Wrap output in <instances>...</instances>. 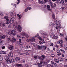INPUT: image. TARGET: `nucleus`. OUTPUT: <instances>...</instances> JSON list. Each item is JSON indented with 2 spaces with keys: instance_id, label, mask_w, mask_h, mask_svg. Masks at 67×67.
<instances>
[{
  "instance_id": "obj_55",
  "label": "nucleus",
  "mask_w": 67,
  "mask_h": 67,
  "mask_svg": "<svg viewBox=\"0 0 67 67\" xmlns=\"http://www.w3.org/2000/svg\"><path fill=\"white\" fill-rule=\"evenodd\" d=\"M3 42V41L2 40L0 39V43H2V42Z\"/></svg>"
},
{
  "instance_id": "obj_64",
  "label": "nucleus",
  "mask_w": 67,
  "mask_h": 67,
  "mask_svg": "<svg viewBox=\"0 0 67 67\" xmlns=\"http://www.w3.org/2000/svg\"><path fill=\"white\" fill-rule=\"evenodd\" d=\"M65 39L67 41V36L65 37Z\"/></svg>"
},
{
  "instance_id": "obj_11",
  "label": "nucleus",
  "mask_w": 67,
  "mask_h": 67,
  "mask_svg": "<svg viewBox=\"0 0 67 67\" xmlns=\"http://www.w3.org/2000/svg\"><path fill=\"white\" fill-rule=\"evenodd\" d=\"M58 3H62L63 4V3H64V1H63V0H58Z\"/></svg>"
},
{
  "instance_id": "obj_10",
  "label": "nucleus",
  "mask_w": 67,
  "mask_h": 67,
  "mask_svg": "<svg viewBox=\"0 0 67 67\" xmlns=\"http://www.w3.org/2000/svg\"><path fill=\"white\" fill-rule=\"evenodd\" d=\"M38 38L39 39V40H40V41H42V42H43V43H46V42L44 41V40H43L42 38H41L40 37H38Z\"/></svg>"
},
{
  "instance_id": "obj_24",
  "label": "nucleus",
  "mask_w": 67,
  "mask_h": 67,
  "mask_svg": "<svg viewBox=\"0 0 67 67\" xmlns=\"http://www.w3.org/2000/svg\"><path fill=\"white\" fill-rule=\"evenodd\" d=\"M59 60L60 62H62L63 60V59L61 57H60L59 58Z\"/></svg>"
},
{
  "instance_id": "obj_3",
  "label": "nucleus",
  "mask_w": 67,
  "mask_h": 67,
  "mask_svg": "<svg viewBox=\"0 0 67 67\" xmlns=\"http://www.w3.org/2000/svg\"><path fill=\"white\" fill-rule=\"evenodd\" d=\"M16 32L14 30L9 31L8 32L9 35H11V34H12V35H16Z\"/></svg>"
},
{
  "instance_id": "obj_22",
  "label": "nucleus",
  "mask_w": 67,
  "mask_h": 67,
  "mask_svg": "<svg viewBox=\"0 0 67 67\" xmlns=\"http://www.w3.org/2000/svg\"><path fill=\"white\" fill-rule=\"evenodd\" d=\"M47 8L48 10V11H51V9H50V6L49 5H48L47 6Z\"/></svg>"
},
{
  "instance_id": "obj_6",
  "label": "nucleus",
  "mask_w": 67,
  "mask_h": 67,
  "mask_svg": "<svg viewBox=\"0 0 67 67\" xmlns=\"http://www.w3.org/2000/svg\"><path fill=\"white\" fill-rule=\"evenodd\" d=\"M19 40V42L18 43H18L20 47H23V45L21 44L22 43V42H21V39H20Z\"/></svg>"
},
{
  "instance_id": "obj_52",
  "label": "nucleus",
  "mask_w": 67,
  "mask_h": 67,
  "mask_svg": "<svg viewBox=\"0 0 67 67\" xmlns=\"http://www.w3.org/2000/svg\"><path fill=\"white\" fill-rule=\"evenodd\" d=\"M11 5H14L15 7H16V4H12Z\"/></svg>"
},
{
  "instance_id": "obj_5",
  "label": "nucleus",
  "mask_w": 67,
  "mask_h": 67,
  "mask_svg": "<svg viewBox=\"0 0 67 67\" xmlns=\"http://www.w3.org/2000/svg\"><path fill=\"white\" fill-rule=\"evenodd\" d=\"M5 59L6 60V61L8 63H11L10 59H9V57L8 56H6L5 57Z\"/></svg>"
},
{
  "instance_id": "obj_34",
  "label": "nucleus",
  "mask_w": 67,
  "mask_h": 67,
  "mask_svg": "<svg viewBox=\"0 0 67 67\" xmlns=\"http://www.w3.org/2000/svg\"><path fill=\"white\" fill-rule=\"evenodd\" d=\"M48 2H49V3L50 4V5H52V2L51 1V0H49L48 1Z\"/></svg>"
},
{
  "instance_id": "obj_1",
  "label": "nucleus",
  "mask_w": 67,
  "mask_h": 67,
  "mask_svg": "<svg viewBox=\"0 0 67 67\" xmlns=\"http://www.w3.org/2000/svg\"><path fill=\"white\" fill-rule=\"evenodd\" d=\"M14 18L13 17H12L11 18L10 20L9 21L7 20L5 24H9V23L10 24H12L13 22H14Z\"/></svg>"
},
{
  "instance_id": "obj_48",
  "label": "nucleus",
  "mask_w": 67,
  "mask_h": 67,
  "mask_svg": "<svg viewBox=\"0 0 67 67\" xmlns=\"http://www.w3.org/2000/svg\"><path fill=\"white\" fill-rule=\"evenodd\" d=\"M18 3H17V4H18L20 2V0H18Z\"/></svg>"
},
{
  "instance_id": "obj_33",
  "label": "nucleus",
  "mask_w": 67,
  "mask_h": 67,
  "mask_svg": "<svg viewBox=\"0 0 67 67\" xmlns=\"http://www.w3.org/2000/svg\"><path fill=\"white\" fill-rule=\"evenodd\" d=\"M55 47H57V48H59V46L58 45H57V44L55 45Z\"/></svg>"
},
{
  "instance_id": "obj_42",
  "label": "nucleus",
  "mask_w": 67,
  "mask_h": 67,
  "mask_svg": "<svg viewBox=\"0 0 67 67\" xmlns=\"http://www.w3.org/2000/svg\"><path fill=\"white\" fill-rule=\"evenodd\" d=\"M25 36L26 37H27V38L29 37V35H28V34H26V35Z\"/></svg>"
},
{
  "instance_id": "obj_4",
  "label": "nucleus",
  "mask_w": 67,
  "mask_h": 67,
  "mask_svg": "<svg viewBox=\"0 0 67 67\" xmlns=\"http://www.w3.org/2000/svg\"><path fill=\"white\" fill-rule=\"evenodd\" d=\"M58 43L60 45V47H63V41L62 40H60L58 42Z\"/></svg>"
},
{
  "instance_id": "obj_49",
  "label": "nucleus",
  "mask_w": 67,
  "mask_h": 67,
  "mask_svg": "<svg viewBox=\"0 0 67 67\" xmlns=\"http://www.w3.org/2000/svg\"><path fill=\"white\" fill-rule=\"evenodd\" d=\"M30 47V46H27V49H28Z\"/></svg>"
},
{
  "instance_id": "obj_19",
  "label": "nucleus",
  "mask_w": 67,
  "mask_h": 67,
  "mask_svg": "<svg viewBox=\"0 0 67 67\" xmlns=\"http://www.w3.org/2000/svg\"><path fill=\"white\" fill-rule=\"evenodd\" d=\"M26 34L25 32H22L21 33V36H25Z\"/></svg>"
},
{
  "instance_id": "obj_45",
  "label": "nucleus",
  "mask_w": 67,
  "mask_h": 67,
  "mask_svg": "<svg viewBox=\"0 0 67 67\" xmlns=\"http://www.w3.org/2000/svg\"><path fill=\"white\" fill-rule=\"evenodd\" d=\"M24 49H27V46H24Z\"/></svg>"
},
{
  "instance_id": "obj_8",
  "label": "nucleus",
  "mask_w": 67,
  "mask_h": 67,
  "mask_svg": "<svg viewBox=\"0 0 67 67\" xmlns=\"http://www.w3.org/2000/svg\"><path fill=\"white\" fill-rule=\"evenodd\" d=\"M18 29L19 32H21L22 31V27L20 25H19L18 27Z\"/></svg>"
},
{
  "instance_id": "obj_31",
  "label": "nucleus",
  "mask_w": 67,
  "mask_h": 67,
  "mask_svg": "<svg viewBox=\"0 0 67 67\" xmlns=\"http://www.w3.org/2000/svg\"><path fill=\"white\" fill-rule=\"evenodd\" d=\"M54 62H55L56 63H59V61H57V59L55 58L54 59Z\"/></svg>"
},
{
  "instance_id": "obj_12",
  "label": "nucleus",
  "mask_w": 67,
  "mask_h": 67,
  "mask_svg": "<svg viewBox=\"0 0 67 67\" xmlns=\"http://www.w3.org/2000/svg\"><path fill=\"white\" fill-rule=\"evenodd\" d=\"M1 35V33H0V37L1 38H3V39H4V38H5V36L4 35H2V36Z\"/></svg>"
},
{
  "instance_id": "obj_28",
  "label": "nucleus",
  "mask_w": 67,
  "mask_h": 67,
  "mask_svg": "<svg viewBox=\"0 0 67 67\" xmlns=\"http://www.w3.org/2000/svg\"><path fill=\"white\" fill-rule=\"evenodd\" d=\"M3 56L0 55V61H2L3 59Z\"/></svg>"
},
{
  "instance_id": "obj_54",
  "label": "nucleus",
  "mask_w": 67,
  "mask_h": 67,
  "mask_svg": "<svg viewBox=\"0 0 67 67\" xmlns=\"http://www.w3.org/2000/svg\"><path fill=\"white\" fill-rule=\"evenodd\" d=\"M57 52L58 53H59L60 52V51H59V50H57Z\"/></svg>"
},
{
  "instance_id": "obj_56",
  "label": "nucleus",
  "mask_w": 67,
  "mask_h": 67,
  "mask_svg": "<svg viewBox=\"0 0 67 67\" xmlns=\"http://www.w3.org/2000/svg\"><path fill=\"white\" fill-rule=\"evenodd\" d=\"M60 35H61V36H63V35H64L63 33H62V34L60 33Z\"/></svg>"
},
{
  "instance_id": "obj_63",
  "label": "nucleus",
  "mask_w": 67,
  "mask_h": 67,
  "mask_svg": "<svg viewBox=\"0 0 67 67\" xmlns=\"http://www.w3.org/2000/svg\"><path fill=\"white\" fill-rule=\"evenodd\" d=\"M51 63H52V64H54V61H52L51 62Z\"/></svg>"
},
{
  "instance_id": "obj_27",
  "label": "nucleus",
  "mask_w": 67,
  "mask_h": 67,
  "mask_svg": "<svg viewBox=\"0 0 67 67\" xmlns=\"http://www.w3.org/2000/svg\"><path fill=\"white\" fill-rule=\"evenodd\" d=\"M41 57H42V61H43V60H44V58L45 57L44 55H42L41 56Z\"/></svg>"
},
{
  "instance_id": "obj_58",
  "label": "nucleus",
  "mask_w": 67,
  "mask_h": 67,
  "mask_svg": "<svg viewBox=\"0 0 67 67\" xmlns=\"http://www.w3.org/2000/svg\"><path fill=\"white\" fill-rule=\"evenodd\" d=\"M2 49H4V48H5V46H3L2 47Z\"/></svg>"
},
{
  "instance_id": "obj_23",
  "label": "nucleus",
  "mask_w": 67,
  "mask_h": 67,
  "mask_svg": "<svg viewBox=\"0 0 67 67\" xmlns=\"http://www.w3.org/2000/svg\"><path fill=\"white\" fill-rule=\"evenodd\" d=\"M16 41V39L14 38H13L12 40V42L13 43H14V42H15Z\"/></svg>"
},
{
  "instance_id": "obj_38",
  "label": "nucleus",
  "mask_w": 67,
  "mask_h": 67,
  "mask_svg": "<svg viewBox=\"0 0 67 67\" xmlns=\"http://www.w3.org/2000/svg\"><path fill=\"white\" fill-rule=\"evenodd\" d=\"M7 39L9 42H11V40L10 39V38H8Z\"/></svg>"
},
{
  "instance_id": "obj_21",
  "label": "nucleus",
  "mask_w": 67,
  "mask_h": 67,
  "mask_svg": "<svg viewBox=\"0 0 67 67\" xmlns=\"http://www.w3.org/2000/svg\"><path fill=\"white\" fill-rule=\"evenodd\" d=\"M0 54H5L6 53L4 52V51H0Z\"/></svg>"
},
{
  "instance_id": "obj_43",
  "label": "nucleus",
  "mask_w": 67,
  "mask_h": 67,
  "mask_svg": "<svg viewBox=\"0 0 67 67\" xmlns=\"http://www.w3.org/2000/svg\"><path fill=\"white\" fill-rule=\"evenodd\" d=\"M25 67H29V65H28L27 64H25Z\"/></svg>"
},
{
  "instance_id": "obj_13",
  "label": "nucleus",
  "mask_w": 67,
  "mask_h": 67,
  "mask_svg": "<svg viewBox=\"0 0 67 67\" xmlns=\"http://www.w3.org/2000/svg\"><path fill=\"white\" fill-rule=\"evenodd\" d=\"M38 2L40 4H42L43 3H44L43 1V0H38Z\"/></svg>"
},
{
  "instance_id": "obj_47",
  "label": "nucleus",
  "mask_w": 67,
  "mask_h": 67,
  "mask_svg": "<svg viewBox=\"0 0 67 67\" xmlns=\"http://www.w3.org/2000/svg\"><path fill=\"white\" fill-rule=\"evenodd\" d=\"M51 57H54L55 56V55H54V54H51Z\"/></svg>"
},
{
  "instance_id": "obj_57",
  "label": "nucleus",
  "mask_w": 67,
  "mask_h": 67,
  "mask_svg": "<svg viewBox=\"0 0 67 67\" xmlns=\"http://www.w3.org/2000/svg\"><path fill=\"white\" fill-rule=\"evenodd\" d=\"M5 23H4L2 25L3 26H5Z\"/></svg>"
},
{
  "instance_id": "obj_2",
  "label": "nucleus",
  "mask_w": 67,
  "mask_h": 67,
  "mask_svg": "<svg viewBox=\"0 0 67 67\" xmlns=\"http://www.w3.org/2000/svg\"><path fill=\"white\" fill-rule=\"evenodd\" d=\"M27 42H35V39L34 37L32 38H30V39H27L26 40Z\"/></svg>"
},
{
  "instance_id": "obj_53",
  "label": "nucleus",
  "mask_w": 67,
  "mask_h": 67,
  "mask_svg": "<svg viewBox=\"0 0 67 67\" xmlns=\"http://www.w3.org/2000/svg\"><path fill=\"white\" fill-rule=\"evenodd\" d=\"M34 57L35 59H36L37 58V56L35 55L34 56Z\"/></svg>"
},
{
  "instance_id": "obj_37",
  "label": "nucleus",
  "mask_w": 67,
  "mask_h": 67,
  "mask_svg": "<svg viewBox=\"0 0 67 67\" xmlns=\"http://www.w3.org/2000/svg\"><path fill=\"white\" fill-rule=\"evenodd\" d=\"M38 58L40 60H41V61H42V58H41V57L40 56H38Z\"/></svg>"
},
{
  "instance_id": "obj_25",
  "label": "nucleus",
  "mask_w": 67,
  "mask_h": 67,
  "mask_svg": "<svg viewBox=\"0 0 67 67\" xmlns=\"http://www.w3.org/2000/svg\"><path fill=\"white\" fill-rule=\"evenodd\" d=\"M17 16H18V17H19V19H21V18H22V15H19V14H18L17 15Z\"/></svg>"
},
{
  "instance_id": "obj_30",
  "label": "nucleus",
  "mask_w": 67,
  "mask_h": 67,
  "mask_svg": "<svg viewBox=\"0 0 67 67\" xmlns=\"http://www.w3.org/2000/svg\"><path fill=\"white\" fill-rule=\"evenodd\" d=\"M60 52H62L63 53V54L65 53V51H64L62 49H60Z\"/></svg>"
},
{
  "instance_id": "obj_16",
  "label": "nucleus",
  "mask_w": 67,
  "mask_h": 67,
  "mask_svg": "<svg viewBox=\"0 0 67 67\" xmlns=\"http://www.w3.org/2000/svg\"><path fill=\"white\" fill-rule=\"evenodd\" d=\"M51 5V8H54V7H55L56 6V4L55 3H52V4Z\"/></svg>"
},
{
  "instance_id": "obj_60",
  "label": "nucleus",
  "mask_w": 67,
  "mask_h": 67,
  "mask_svg": "<svg viewBox=\"0 0 67 67\" xmlns=\"http://www.w3.org/2000/svg\"><path fill=\"white\" fill-rule=\"evenodd\" d=\"M44 1L45 3H46V2H47L48 1V0H44Z\"/></svg>"
},
{
  "instance_id": "obj_32",
  "label": "nucleus",
  "mask_w": 67,
  "mask_h": 67,
  "mask_svg": "<svg viewBox=\"0 0 67 67\" xmlns=\"http://www.w3.org/2000/svg\"><path fill=\"white\" fill-rule=\"evenodd\" d=\"M48 67H53V65H51L50 64H48L47 65Z\"/></svg>"
},
{
  "instance_id": "obj_20",
  "label": "nucleus",
  "mask_w": 67,
  "mask_h": 67,
  "mask_svg": "<svg viewBox=\"0 0 67 67\" xmlns=\"http://www.w3.org/2000/svg\"><path fill=\"white\" fill-rule=\"evenodd\" d=\"M20 57H17L15 59V61H18V60H20Z\"/></svg>"
},
{
  "instance_id": "obj_39",
  "label": "nucleus",
  "mask_w": 67,
  "mask_h": 67,
  "mask_svg": "<svg viewBox=\"0 0 67 67\" xmlns=\"http://www.w3.org/2000/svg\"><path fill=\"white\" fill-rule=\"evenodd\" d=\"M37 47H38V49H40L41 48V47L40 46H37Z\"/></svg>"
},
{
  "instance_id": "obj_61",
  "label": "nucleus",
  "mask_w": 67,
  "mask_h": 67,
  "mask_svg": "<svg viewBox=\"0 0 67 67\" xmlns=\"http://www.w3.org/2000/svg\"><path fill=\"white\" fill-rule=\"evenodd\" d=\"M0 15H3V13L1 12H0Z\"/></svg>"
},
{
  "instance_id": "obj_51",
  "label": "nucleus",
  "mask_w": 67,
  "mask_h": 67,
  "mask_svg": "<svg viewBox=\"0 0 67 67\" xmlns=\"http://www.w3.org/2000/svg\"><path fill=\"white\" fill-rule=\"evenodd\" d=\"M62 55V53H59L57 54L58 56H60V55Z\"/></svg>"
},
{
  "instance_id": "obj_18",
  "label": "nucleus",
  "mask_w": 67,
  "mask_h": 67,
  "mask_svg": "<svg viewBox=\"0 0 67 67\" xmlns=\"http://www.w3.org/2000/svg\"><path fill=\"white\" fill-rule=\"evenodd\" d=\"M4 18L6 19V21H9V17L7 16H5Z\"/></svg>"
},
{
  "instance_id": "obj_14",
  "label": "nucleus",
  "mask_w": 67,
  "mask_h": 67,
  "mask_svg": "<svg viewBox=\"0 0 67 67\" xmlns=\"http://www.w3.org/2000/svg\"><path fill=\"white\" fill-rule=\"evenodd\" d=\"M55 23L57 25H59V23H60V21L58 20H57L55 22Z\"/></svg>"
},
{
  "instance_id": "obj_17",
  "label": "nucleus",
  "mask_w": 67,
  "mask_h": 67,
  "mask_svg": "<svg viewBox=\"0 0 67 67\" xmlns=\"http://www.w3.org/2000/svg\"><path fill=\"white\" fill-rule=\"evenodd\" d=\"M8 55L10 57H13V54L12 53L10 52L9 53Z\"/></svg>"
},
{
  "instance_id": "obj_46",
  "label": "nucleus",
  "mask_w": 67,
  "mask_h": 67,
  "mask_svg": "<svg viewBox=\"0 0 67 67\" xmlns=\"http://www.w3.org/2000/svg\"><path fill=\"white\" fill-rule=\"evenodd\" d=\"M28 10V8H26V9L25 10V12H27V10Z\"/></svg>"
},
{
  "instance_id": "obj_41",
  "label": "nucleus",
  "mask_w": 67,
  "mask_h": 67,
  "mask_svg": "<svg viewBox=\"0 0 67 67\" xmlns=\"http://www.w3.org/2000/svg\"><path fill=\"white\" fill-rule=\"evenodd\" d=\"M50 45L51 46H53L54 45V44L53 43H51L50 44Z\"/></svg>"
},
{
  "instance_id": "obj_36",
  "label": "nucleus",
  "mask_w": 67,
  "mask_h": 67,
  "mask_svg": "<svg viewBox=\"0 0 67 67\" xmlns=\"http://www.w3.org/2000/svg\"><path fill=\"white\" fill-rule=\"evenodd\" d=\"M52 17H53V19L54 20L55 19V15L54 13H53Z\"/></svg>"
},
{
  "instance_id": "obj_7",
  "label": "nucleus",
  "mask_w": 67,
  "mask_h": 67,
  "mask_svg": "<svg viewBox=\"0 0 67 67\" xmlns=\"http://www.w3.org/2000/svg\"><path fill=\"white\" fill-rule=\"evenodd\" d=\"M8 48L10 50H12L14 49V47L13 46L9 45L8 46Z\"/></svg>"
},
{
  "instance_id": "obj_9",
  "label": "nucleus",
  "mask_w": 67,
  "mask_h": 67,
  "mask_svg": "<svg viewBox=\"0 0 67 67\" xmlns=\"http://www.w3.org/2000/svg\"><path fill=\"white\" fill-rule=\"evenodd\" d=\"M42 62H40V63H38L37 64V66H38V67H41L42 66V65L41 64H43V61H42Z\"/></svg>"
},
{
  "instance_id": "obj_62",
  "label": "nucleus",
  "mask_w": 67,
  "mask_h": 67,
  "mask_svg": "<svg viewBox=\"0 0 67 67\" xmlns=\"http://www.w3.org/2000/svg\"><path fill=\"white\" fill-rule=\"evenodd\" d=\"M62 56L63 57H65V55H64V54H62Z\"/></svg>"
},
{
  "instance_id": "obj_50",
  "label": "nucleus",
  "mask_w": 67,
  "mask_h": 67,
  "mask_svg": "<svg viewBox=\"0 0 67 67\" xmlns=\"http://www.w3.org/2000/svg\"><path fill=\"white\" fill-rule=\"evenodd\" d=\"M39 36V34H37L36 35V36L35 37H38V36Z\"/></svg>"
},
{
  "instance_id": "obj_15",
  "label": "nucleus",
  "mask_w": 67,
  "mask_h": 67,
  "mask_svg": "<svg viewBox=\"0 0 67 67\" xmlns=\"http://www.w3.org/2000/svg\"><path fill=\"white\" fill-rule=\"evenodd\" d=\"M14 28L15 29L17 27V26H18V23H16L13 25Z\"/></svg>"
},
{
  "instance_id": "obj_35",
  "label": "nucleus",
  "mask_w": 67,
  "mask_h": 67,
  "mask_svg": "<svg viewBox=\"0 0 67 67\" xmlns=\"http://www.w3.org/2000/svg\"><path fill=\"white\" fill-rule=\"evenodd\" d=\"M10 14H11V15L12 16L13 15H14V12H13V13H10Z\"/></svg>"
},
{
  "instance_id": "obj_44",
  "label": "nucleus",
  "mask_w": 67,
  "mask_h": 67,
  "mask_svg": "<svg viewBox=\"0 0 67 67\" xmlns=\"http://www.w3.org/2000/svg\"><path fill=\"white\" fill-rule=\"evenodd\" d=\"M46 48H47V47H46V46H45L43 47V49L44 50H45L46 49Z\"/></svg>"
},
{
  "instance_id": "obj_59",
  "label": "nucleus",
  "mask_w": 67,
  "mask_h": 67,
  "mask_svg": "<svg viewBox=\"0 0 67 67\" xmlns=\"http://www.w3.org/2000/svg\"><path fill=\"white\" fill-rule=\"evenodd\" d=\"M39 43H40V44H43V42H41V41H40L39 42Z\"/></svg>"
},
{
  "instance_id": "obj_29",
  "label": "nucleus",
  "mask_w": 67,
  "mask_h": 67,
  "mask_svg": "<svg viewBox=\"0 0 67 67\" xmlns=\"http://www.w3.org/2000/svg\"><path fill=\"white\" fill-rule=\"evenodd\" d=\"M58 38V37L56 36L55 35H54L53 37V38H54V39H57Z\"/></svg>"
},
{
  "instance_id": "obj_40",
  "label": "nucleus",
  "mask_w": 67,
  "mask_h": 67,
  "mask_svg": "<svg viewBox=\"0 0 67 67\" xmlns=\"http://www.w3.org/2000/svg\"><path fill=\"white\" fill-rule=\"evenodd\" d=\"M14 60L13 59H12L11 60V62L12 63H13L14 62Z\"/></svg>"
},
{
  "instance_id": "obj_26",
  "label": "nucleus",
  "mask_w": 67,
  "mask_h": 67,
  "mask_svg": "<svg viewBox=\"0 0 67 67\" xmlns=\"http://www.w3.org/2000/svg\"><path fill=\"white\" fill-rule=\"evenodd\" d=\"M16 65L17 67H22V64H17Z\"/></svg>"
}]
</instances>
